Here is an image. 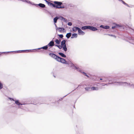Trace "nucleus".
Listing matches in <instances>:
<instances>
[{"label":"nucleus","mask_w":134,"mask_h":134,"mask_svg":"<svg viewBox=\"0 0 134 134\" xmlns=\"http://www.w3.org/2000/svg\"><path fill=\"white\" fill-rule=\"evenodd\" d=\"M49 55L52 58L59 62L63 64H68L67 62L64 59L61 58L53 53H50Z\"/></svg>","instance_id":"obj_1"},{"label":"nucleus","mask_w":134,"mask_h":134,"mask_svg":"<svg viewBox=\"0 0 134 134\" xmlns=\"http://www.w3.org/2000/svg\"><path fill=\"white\" fill-rule=\"evenodd\" d=\"M54 4L52 3L50 5H52L53 7L56 8H64V6L62 5V3L60 2L55 1L54 2Z\"/></svg>","instance_id":"obj_2"},{"label":"nucleus","mask_w":134,"mask_h":134,"mask_svg":"<svg viewBox=\"0 0 134 134\" xmlns=\"http://www.w3.org/2000/svg\"><path fill=\"white\" fill-rule=\"evenodd\" d=\"M66 41L65 40L62 41L61 42V45L63 47V49L64 51L66 52L67 50L66 44Z\"/></svg>","instance_id":"obj_3"},{"label":"nucleus","mask_w":134,"mask_h":134,"mask_svg":"<svg viewBox=\"0 0 134 134\" xmlns=\"http://www.w3.org/2000/svg\"><path fill=\"white\" fill-rule=\"evenodd\" d=\"M81 29L82 30H83L89 29L92 30V26H83L81 27Z\"/></svg>","instance_id":"obj_4"},{"label":"nucleus","mask_w":134,"mask_h":134,"mask_svg":"<svg viewBox=\"0 0 134 134\" xmlns=\"http://www.w3.org/2000/svg\"><path fill=\"white\" fill-rule=\"evenodd\" d=\"M67 63L69 66L72 69H75L76 68V67L75 66L74 64L72 63H69L68 62Z\"/></svg>","instance_id":"obj_5"},{"label":"nucleus","mask_w":134,"mask_h":134,"mask_svg":"<svg viewBox=\"0 0 134 134\" xmlns=\"http://www.w3.org/2000/svg\"><path fill=\"white\" fill-rule=\"evenodd\" d=\"M54 45V42L53 41H51L47 46H48L52 47Z\"/></svg>","instance_id":"obj_6"},{"label":"nucleus","mask_w":134,"mask_h":134,"mask_svg":"<svg viewBox=\"0 0 134 134\" xmlns=\"http://www.w3.org/2000/svg\"><path fill=\"white\" fill-rule=\"evenodd\" d=\"M35 5L36 6H39L40 7L42 8H45L46 7L45 5L44 4L41 3H40L38 4H35V5Z\"/></svg>","instance_id":"obj_7"},{"label":"nucleus","mask_w":134,"mask_h":134,"mask_svg":"<svg viewBox=\"0 0 134 134\" xmlns=\"http://www.w3.org/2000/svg\"><path fill=\"white\" fill-rule=\"evenodd\" d=\"M78 34L80 35H84L85 34V33L82 31L81 29L80 28L78 30Z\"/></svg>","instance_id":"obj_8"},{"label":"nucleus","mask_w":134,"mask_h":134,"mask_svg":"<svg viewBox=\"0 0 134 134\" xmlns=\"http://www.w3.org/2000/svg\"><path fill=\"white\" fill-rule=\"evenodd\" d=\"M14 101H15V103L16 104L18 105L19 106L20 105H24L26 104H21V103H20L19 102V100H15Z\"/></svg>","instance_id":"obj_9"},{"label":"nucleus","mask_w":134,"mask_h":134,"mask_svg":"<svg viewBox=\"0 0 134 134\" xmlns=\"http://www.w3.org/2000/svg\"><path fill=\"white\" fill-rule=\"evenodd\" d=\"M48 47L47 46V45H46L41 47L38 48L37 49L38 50H40L41 49H43L44 50H46L48 49Z\"/></svg>","instance_id":"obj_10"},{"label":"nucleus","mask_w":134,"mask_h":134,"mask_svg":"<svg viewBox=\"0 0 134 134\" xmlns=\"http://www.w3.org/2000/svg\"><path fill=\"white\" fill-rule=\"evenodd\" d=\"M85 90L87 91H91L92 90V87L90 86V87H87L85 88Z\"/></svg>","instance_id":"obj_11"},{"label":"nucleus","mask_w":134,"mask_h":134,"mask_svg":"<svg viewBox=\"0 0 134 134\" xmlns=\"http://www.w3.org/2000/svg\"><path fill=\"white\" fill-rule=\"evenodd\" d=\"M56 30H58L59 31L61 32L62 31H63L65 30V29L63 28L58 27L56 29Z\"/></svg>","instance_id":"obj_12"},{"label":"nucleus","mask_w":134,"mask_h":134,"mask_svg":"<svg viewBox=\"0 0 134 134\" xmlns=\"http://www.w3.org/2000/svg\"><path fill=\"white\" fill-rule=\"evenodd\" d=\"M77 34L76 33L73 34H72V36L71 37V38H76L77 37Z\"/></svg>","instance_id":"obj_13"},{"label":"nucleus","mask_w":134,"mask_h":134,"mask_svg":"<svg viewBox=\"0 0 134 134\" xmlns=\"http://www.w3.org/2000/svg\"><path fill=\"white\" fill-rule=\"evenodd\" d=\"M80 28L78 27H74L72 29V30L74 32H76L79 30Z\"/></svg>","instance_id":"obj_14"},{"label":"nucleus","mask_w":134,"mask_h":134,"mask_svg":"<svg viewBox=\"0 0 134 134\" xmlns=\"http://www.w3.org/2000/svg\"><path fill=\"white\" fill-rule=\"evenodd\" d=\"M31 50H20V51H16L18 52H29V51H31Z\"/></svg>","instance_id":"obj_15"},{"label":"nucleus","mask_w":134,"mask_h":134,"mask_svg":"<svg viewBox=\"0 0 134 134\" xmlns=\"http://www.w3.org/2000/svg\"><path fill=\"white\" fill-rule=\"evenodd\" d=\"M59 18V17L57 16L54 18L53 20L54 22V23H57V20Z\"/></svg>","instance_id":"obj_16"},{"label":"nucleus","mask_w":134,"mask_h":134,"mask_svg":"<svg viewBox=\"0 0 134 134\" xmlns=\"http://www.w3.org/2000/svg\"><path fill=\"white\" fill-rule=\"evenodd\" d=\"M100 27L105 29H109V26H104L103 25H101Z\"/></svg>","instance_id":"obj_17"},{"label":"nucleus","mask_w":134,"mask_h":134,"mask_svg":"<svg viewBox=\"0 0 134 134\" xmlns=\"http://www.w3.org/2000/svg\"><path fill=\"white\" fill-rule=\"evenodd\" d=\"M71 32H69L66 35V37L68 38H69L71 35Z\"/></svg>","instance_id":"obj_18"},{"label":"nucleus","mask_w":134,"mask_h":134,"mask_svg":"<svg viewBox=\"0 0 134 134\" xmlns=\"http://www.w3.org/2000/svg\"><path fill=\"white\" fill-rule=\"evenodd\" d=\"M58 54L62 57L65 58L66 57V55L62 53L59 52Z\"/></svg>","instance_id":"obj_19"},{"label":"nucleus","mask_w":134,"mask_h":134,"mask_svg":"<svg viewBox=\"0 0 134 134\" xmlns=\"http://www.w3.org/2000/svg\"><path fill=\"white\" fill-rule=\"evenodd\" d=\"M60 40H58L57 39H56L55 41V42L57 44H59L60 43Z\"/></svg>","instance_id":"obj_20"},{"label":"nucleus","mask_w":134,"mask_h":134,"mask_svg":"<svg viewBox=\"0 0 134 134\" xmlns=\"http://www.w3.org/2000/svg\"><path fill=\"white\" fill-rule=\"evenodd\" d=\"M75 69H76L78 71L80 72L81 73L82 71L81 70V69L78 67H76V68Z\"/></svg>","instance_id":"obj_21"},{"label":"nucleus","mask_w":134,"mask_h":134,"mask_svg":"<svg viewBox=\"0 0 134 134\" xmlns=\"http://www.w3.org/2000/svg\"><path fill=\"white\" fill-rule=\"evenodd\" d=\"M55 46L58 47L59 49H61L62 48H63V47L61 45H59L58 44H56L55 45Z\"/></svg>","instance_id":"obj_22"},{"label":"nucleus","mask_w":134,"mask_h":134,"mask_svg":"<svg viewBox=\"0 0 134 134\" xmlns=\"http://www.w3.org/2000/svg\"><path fill=\"white\" fill-rule=\"evenodd\" d=\"M3 85L1 82L0 81V90H1L3 88Z\"/></svg>","instance_id":"obj_23"},{"label":"nucleus","mask_w":134,"mask_h":134,"mask_svg":"<svg viewBox=\"0 0 134 134\" xmlns=\"http://www.w3.org/2000/svg\"><path fill=\"white\" fill-rule=\"evenodd\" d=\"M81 73H82L83 74L87 76V77H89V76L86 74V73L82 71Z\"/></svg>","instance_id":"obj_24"},{"label":"nucleus","mask_w":134,"mask_h":134,"mask_svg":"<svg viewBox=\"0 0 134 134\" xmlns=\"http://www.w3.org/2000/svg\"><path fill=\"white\" fill-rule=\"evenodd\" d=\"M47 3V4L49 5H51V3H52L48 1L47 0H44Z\"/></svg>","instance_id":"obj_25"},{"label":"nucleus","mask_w":134,"mask_h":134,"mask_svg":"<svg viewBox=\"0 0 134 134\" xmlns=\"http://www.w3.org/2000/svg\"><path fill=\"white\" fill-rule=\"evenodd\" d=\"M119 26V25H116L115 26H113L112 27V29H115L116 27H117Z\"/></svg>","instance_id":"obj_26"},{"label":"nucleus","mask_w":134,"mask_h":134,"mask_svg":"<svg viewBox=\"0 0 134 134\" xmlns=\"http://www.w3.org/2000/svg\"><path fill=\"white\" fill-rule=\"evenodd\" d=\"M59 37L61 38H62L63 37V34L58 35Z\"/></svg>","instance_id":"obj_27"},{"label":"nucleus","mask_w":134,"mask_h":134,"mask_svg":"<svg viewBox=\"0 0 134 134\" xmlns=\"http://www.w3.org/2000/svg\"><path fill=\"white\" fill-rule=\"evenodd\" d=\"M14 51H11V52H0V55L2 53H8L11 52H13Z\"/></svg>","instance_id":"obj_28"},{"label":"nucleus","mask_w":134,"mask_h":134,"mask_svg":"<svg viewBox=\"0 0 134 134\" xmlns=\"http://www.w3.org/2000/svg\"><path fill=\"white\" fill-rule=\"evenodd\" d=\"M122 2V3L124 4L125 5H126L127 6H128L129 5H128V4L126 3H125L122 0V1H121Z\"/></svg>","instance_id":"obj_29"},{"label":"nucleus","mask_w":134,"mask_h":134,"mask_svg":"<svg viewBox=\"0 0 134 134\" xmlns=\"http://www.w3.org/2000/svg\"><path fill=\"white\" fill-rule=\"evenodd\" d=\"M97 30V29L96 28L93 26V31H95Z\"/></svg>","instance_id":"obj_30"},{"label":"nucleus","mask_w":134,"mask_h":134,"mask_svg":"<svg viewBox=\"0 0 134 134\" xmlns=\"http://www.w3.org/2000/svg\"><path fill=\"white\" fill-rule=\"evenodd\" d=\"M68 25L69 26H71L72 25V23L71 22H69L68 23Z\"/></svg>","instance_id":"obj_31"},{"label":"nucleus","mask_w":134,"mask_h":134,"mask_svg":"<svg viewBox=\"0 0 134 134\" xmlns=\"http://www.w3.org/2000/svg\"><path fill=\"white\" fill-rule=\"evenodd\" d=\"M98 88L97 87H93V90H98Z\"/></svg>","instance_id":"obj_32"},{"label":"nucleus","mask_w":134,"mask_h":134,"mask_svg":"<svg viewBox=\"0 0 134 134\" xmlns=\"http://www.w3.org/2000/svg\"><path fill=\"white\" fill-rule=\"evenodd\" d=\"M9 99L11 100H13L14 101H15V100L13 98H9Z\"/></svg>","instance_id":"obj_33"},{"label":"nucleus","mask_w":134,"mask_h":134,"mask_svg":"<svg viewBox=\"0 0 134 134\" xmlns=\"http://www.w3.org/2000/svg\"><path fill=\"white\" fill-rule=\"evenodd\" d=\"M62 18V19H63V20L64 21L66 22L67 20L66 19L64 18Z\"/></svg>","instance_id":"obj_34"},{"label":"nucleus","mask_w":134,"mask_h":134,"mask_svg":"<svg viewBox=\"0 0 134 134\" xmlns=\"http://www.w3.org/2000/svg\"><path fill=\"white\" fill-rule=\"evenodd\" d=\"M59 18L60 20H63V19H62V18H63V17H62V16H59Z\"/></svg>","instance_id":"obj_35"},{"label":"nucleus","mask_w":134,"mask_h":134,"mask_svg":"<svg viewBox=\"0 0 134 134\" xmlns=\"http://www.w3.org/2000/svg\"><path fill=\"white\" fill-rule=\"evenodd\" d=\"M109 36H113V37H114L115 38L116 37L115 35H114L109 34Z\"/></svg>","instance_id":"obj_36"},{"label":"nucleus","mask_w":134,"mask_h":134,"mask_svg":"<svg viewBox=\"0 0 134 134\" xmlns=\"http://www.w3.org/2000/svg\"><path fill=\"white\" fill-rule=\"evenodd\" d=\"M54 24H55V27H56V29L57 28H58L57 27V26L55 24V23H54Z\"/></svg>","instance_id":"obj_37"},{"label":"nucleus","mask_w":134,"mask_h":134,"mask_svg":"<svg viewBox=\"0 0 134 134\" xmlns=\"http://www.w3.org/2000/svg\"><path fill=\"white\" fill-rule=\"evenodd\" d=\"M81 86V84H79V86H78V87L79 86Z\"/></svg>","instance_id":"obj_38"},{"label":"nucleus","mask_w":134,"mask_h":134,"mask_svg":"<svg viewBox=\"0 0 134 134\" xmlns=\"http://www.w3.org/2000/svg\"><path fill=\"white\" fill-rule=\"evenodd\" d=\"M19 108H21V106H19Z\"/></svg>","instance_id":"obj_39"},{"label":"nucleus","mask_w":134,"mask_h":134,"mask_svg":"<svg viewBox=\"0 0 134 134\" xmlns=\"http://www.w3.org/2000/svg\"><path fill=\"white\" fill-rule=\"evenodd\" d=\"M100 80H102V79H100Z\"/></svg>","instance_id":"obj_40"},{"label":"nucleus","mask_w":134,"mask_h":134,"mask_svg":"<svg viewBox=\"0 0 134 134\" xmlns=\"http://www.w3.org/2000/svg\"><path fill=\"white\" fill-rule=\"evenodd\" d=\"M66 96H66H65L64 97H65Z\"/></svg>","instance_id":"obj_41"}]
</instances>
